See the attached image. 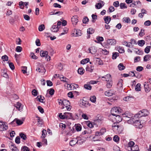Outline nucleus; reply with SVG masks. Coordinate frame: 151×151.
Returning a JSON list of instances; mask_svg holds the SVG:
<instances>
[{
	"label": "nucleus",
	"mask_w": 151,
	"mask_h": 151,
	"mask_svg": "<svg viewBox=\"0 0 151 151\" xmlns=\"http://www.w3.org/2000/svg\"><path fill=\"white\" fill-rule=\"evenodd\" d=\"M117 50L120 53H124V50L123 47L120 46H119Z\"/></svg>",
	"instance_id": "obj_40"
},
{
	"label": "nucleus",
	"mask_w": 151,
	"mask_h": 151,
	"mask_svg": "<svg viewBox=\"0 0 151 151\" xmlns=\"http://www.w3.org/2000/svg\"><path fill=\"white\" fill-rule=\"evenodd\" d=\"M102 135L101 134L100 132L97 131L95 132V136L93 137V139H94V141L97 140L98 139H94L95 138L99 136H100Z\"/></svg>",
	"instance_id": "obj_34"
},
{
	"label": "nucleus",
	"mask_w": 151,
	"mask_h": 151,
	"mask_svg": "<svg viewBox=\"0 0 151 151\" xmlns=\"http://www.w3.org/2000/svg\"><path fill=\"white\" fill-rule=\"evenodd\" d=\"M0 127L3 128V130H6L7 129L8 126L4 124H0Z\"/></svg>",
	"instance_id": "obj_53"
},
{
	"label": "nucleus",
	"mask_w": 151,
	"mask_h": 151,
	"mask_svg": "<svg viewBox=\"0 0 151 151\" xmlns=\"http://www.w3.org/2000/svg\"><path fill=\"white\" fill-rule=\"evenodd\" d=\"M80 140H78L76 139H75L71 140L70 142V145L71 146H73L77 144L80 145L81 143L80 142Z\"/></svg>",
	"instance_id": "obj_5"
},
{
	"label": "nucleus",
	"mask_w": 151,
	"mask_h": 151,
	"mask_svg": "<svg viewBox=\"0 0 151 151\" xmlns=\"http://www.w3.org/2000/svg\"><path fill=\"white\" fill-rule=\"evenodd\" d=\"M30 56L32 59L35 60L37 59L38 58L32 52L30 53Z\"/></svg>",
	"instance_id": "obj_57"
},
{
	"label": "nucleus",
	"mask_w": 151,
	"mask_h": 151,
	"mask_svg": "<svg viewBox=\"0 0 151 151\" xmlns=\"http://www.w3.org/2000/svg\"><path fill=\"white\" fill-rule=\"evenodd\" d=\"M19 136L23 140H26L27 139L26 136L23 133H20L19 134Z\"/></svg>",
	"instance_id": "obj_47"
},
{
	"label": "nucleus",
	"mask_w": 151,
	"mask_h": 151,
	"mask_svg": "<svg viewBox=\"0 0 151 151\" xmlns=\"http://www.w3.org/2000/svg\"><path fill=\"white\" fill-rule=\"evenodd\" d=\"M16 122L18 125H21L23 123V122L22 121L19 119H16Z\"/></svg>",
	"instance_id": "obj_64"
},
{
	"label": "nucleus",
	"mask_w": 151,
	"mask_h": 151,
	"mask_svg": "<svg viewBox=\"0 0 151 151\" xmlns=\"http://www.w3.org/2000/svg\"><path fill=\"white\" fill-rule=\"evenodd\" d=\"M126 4L124 3H121L120 5V8L121 9H126L127 7L126 6Z\"/></svg>",
	"instance_id": "obj_55"
},
{
	"label": "nucleus",
	"mask_w": 151,
	"mask_h": 151,
	"mask_svg": "<svg viewBox=\"0 0 151 151\" xmlns=\"http://www.w3.org/2000/svg\"><path fill=\"white\" fill-rule=\"evenodd\" d=\"M138 118L136 117V118H134V119H133L131 123L135 124V125L137 127L140 128L143 127L142 124V123H143V122H142V121H140L139 120H137V119Z\"/></svg>",
	"instance_id": "obj_3"
},
{
	"label": "nucleus",
	"mask_w": 151,
	"mask_h": 151,
	"mask_svg": "<svg viewBox=\"0 0 151 151\" xmlns=\"http://www.w3.org/2000/svg\"><path fill=\"white\" fill-rule=\"evenodd\" d=\"M115 119L116 121V123H118L121 122L122 120V118L118 114L117 115H115Z\"/></svg>",
	"instance_id": "obj_14"
},
{
	"label": "nucleus",
	"mask_w": 151,
	"mask_h": 151,
	"mask_svg": "<svg viewBox=\"0 0 151 151\" xmlns=\"http://www.w3.org/2000/svg\"><path fill=\"white\" fill-rule=\"evenodd\" d=\"M144 24L146 26H150L151 24V22L149 20H148L145 21L144 22Z\"/></svg>",
	"instance_id": "obj_63"
},
{
	"label": "nucleus",
	"mask_w": 151,
	"mask_h": 151,
	"mask_svg": "<svg viewBox=\"0 0 151 151\" xmlns=\"http://www.w3.org/2000/svg\"><path fill=\"white\" fill-rule=\"evenodd\" d=\"M78 17L77 16H75L71 18V21L73 24L76 25L78 22Z\"/></svg>",
	"instance_id": "obj_10"
},
{
	"label": "nucleus",
	"mask_w": 151,
	"mask_h": 151,
	"mask_svg": "<svg viewBox=\"0 0 151 151\" xmlns=\"http://www.w3.org/2000/svg\"><path fill=\"white\" fill-rule=\"evenodd\" d=\"M118 124L117 123H116V122H114V123L112 125V127L113 130L115 132H116V131L117 129V128L118 126Z\"/></svg>",
	"instance_id": "obj_15"
},
{
	"label": "nucleus",
	"mask_w": 151,
	"mask_h": 151,
	"mask_svg": "<svg viewBox=\"0 0 151 151\" xmlns=\"http://www.w3.org/2000/svg\"><path fill=\"white\" fill-rule=\"evenodd\" d=\"M76 129L77 131H80L81 129V127L80 124L77 125L76 126Z\"/></svg>",
	"instance_id": "obj_54"
},
{
	"label": "nucleus",
	"mask_w": 151,
	"mask_h": 151,
	"mask_svg": "<svg viewBox=\"0 0 151 151\" xmlns=\"http://www.w3.org/2000/svg\"><path fill=\"white\" fill-rule=\"evenodd\" d=\"M123 130V128L122 126L118 125L116 133H118L119 134L121 133Z\"/></svg>",
	"instance_id": "obj_21"
},
{
	"label": "nucleus",
	"mask_w": 151,
	"mask_h": 151,
	"mask_svg": "<svg viewBox=\"0 0 151 151\" xmlns=\"http://www.w3.org/2000/svg\"><path fill=\"white\" fill-rule=\"evenodd\" d=\"M141 84L140 83H138L136 85L135 87V90L136 91H139L141 90Z\"/></svg>",
	"instance_id": "obj_35"
},
{
	"label": "nucleus",
	"mask_w": 151,
	"mask_h": 151,
	"mask_svg": "<svg viewBox=\"0 0 151 151\" xmlns=\"http://www.w3.org/2000/svg\"><path fill=\"white\" fill-rule=\"evenodd\" d=\"M19 6L21 9H23L24 7V3L22 1H20L19 2Z\"/></svg>",
	"instance_id": "obj_61"
},
{
	"label": "nucleus",
	"mask_w": 151,
	"mask_h": 151,
	"mask_svg": "<svg viewBox=\"0 0 151 151\" xmlns=\"http://www.w3.org/2000/svg\"><path fill=\"white\" fill-rule=\"evenodd\" d=\"M48 52L46 51L41 50L40 52V55L42 57H46L48 55Z\"/></svg>",
	"instance_id": "obj_18"
},
{
	"label": "nucleus",
	"mask_w": 151,
	"mask_h": 151,
	"mask_svg": "<svg viewBox=\"0 0 151 151\" xmlns=\"http://www.w3.org/2000/svg\"><path fill=\"white\" fill-rule=\"evenodd\" d=\"M21 104L19 102H18L17 103V104L15 105V106L18 110L21 111H22V108L21 107Z\"/></svg>",
	"instance_id": "obj_17"
},
{
	"label": "nucleus",
	"mask_w": 151,
	"mask_h": 151,
	"mask_svg": "<svg viewBox=\"0 0 151 151\" xmlns=\"http://www.w3.org/2000/svg\"><path fill=\"white\" fill-rule=\"evenodd\" d=\"M112 83L111 80L107 81V84H106L107 88H110L112 86Z\"/></svg>",
	"instance_id": "obj_38"
},
{
	"label": "nucleus",
	"mask_w": 151,
	"mask_h": 151,
	"mask_svg": "<svg viewBox=\"0 0 151 151\" xmlns=\"http://www.w3.org/2000/svg\"><path fill=\"white\" fill-rule=\"evenodd\" d=\"M63 105L65 106L69 105L70 104V103L69 101L64 99L63 100Z\"/></svg>",
	"instance_id": "obj_27"
},
{
	"label": "nucleus",
	"mask_w": 151,
	"mask_h": 151,
	"mask_svg": "<svg viewBox=\"0 0 151 151\" xmlns=\"http://www.w3.org/2000/svg\"><path fill=\"white\" fill-rule=\"evenodd\" d=\"M104 3L103 1H100L99 3L96 4L95 6L98 9H100L104 5Z\"/></svg>",
	"instance_id": "obj_9"
},
{
	"label": "nucleus",
	"mask_w": 151,
	"mask_h": 151,
	"mask_svg": "<svg viewBox=\"0 0 151 151\" xmlns=\"http://www.w3.org/2000/svg\"><path fill=\"white\" fill-rule=\"evenodd\" d=\"M139 147L137 145H136L134 146L131 148H130V150L128 149L129 151H138Z\"/></svg>",
	"instance_id": "obj_23"
},
{
	"label": "nucleus",
	"mask_w": 151,
	"mask_h": 151,
	"mask_svg": "<svg viewBox=\"0 0 151 151\" xmlns=\"http://www.w3.org/2000/svg\"><path fill=\"white\" fill-rule=\"evenodd\" d=\"M134 143L133 141H130L129 142L128 146H129V148H131L134 146Z\"/></svg>",
	"instance_id": "obj_48"
},
{
	"label": "nucleus",
	"mask_w": 151,
	"mask_h": 151,
	"mask_svg": "<svg viewBox=\"0 0 151 151\" xmlns=\"http://www.w3.org/2000/svg\"><path fill=\"white\" fill-rule=\"evenodd\" d=\"M96 50L95 47H92L89 49V52L92 54H93L96 52Z\"/></svg>",
	"instance_id": "obj_19"
},
{
	"label": "nucleus",
	"mask_w": 151,
	"mask_h": 151,
	"mask_svg": "<svg viewBox=\"0 0 151 151\" xmlns=\"http://www.w3.org/2000/svg\"><path fill=\"white\" fill-rule=\"evenodd\" d=\"M89 61V59L88 58H86L82 60L81 61V63L82 64H85L88 63Z\"/></svg>",
	"instance_id": "obj_29"
},
{
	"label": "nucleus",
	"mask_w": 151,
	"mask_h": 151,
	"mask_svg": "<svg viewBox=\"0 0 151 151\" xmlns=\"http://www.w3.org/2000/svg\"><path fill=\"white\" fill-rule=\"evenodd\" d=\"M121 109L119 107H114L113 108L111 111V114L113 116L117 115L121 112Z\"/></svg>",
	"instance_id": "obj_2"
},
{
	"label": "nucleus",
	"mask_w": 151,
	"mask_h": 151,
	"mask_svg": "<svg viewBox=\"0 0 151 151\" xmlns=\"http://www.w3.org/2000/svg\"><path fill=\"white\" fill-rule=\"evenodd\" d=\"M122 44L127 47H130L131 46V43L130 42L124 41L122 42Z\"/></svg>",
	"instance_id": "obj_52"
},
{
	"label": "nucleus",
	"mask_w": 151,
	"mask_h": 151,
	"mask_svg": "<svg viewBox=\"0 0 151 151\" xmlns=\"http://www.w3.org/2000/svg\"><path fill=\"white\" fill-rule=\"evenodd\" d=\"M2 75L4 77L7 78L8 76L5 70H2Z\"/></svg>",
	"instance_id": "obj_43"
},
{
	"label": "nucleus",
	"mask_w": 151,
	"mask_h": 151,
	"mask_svg": "<svg viewBox=\"0 0 151 151\" xmlns=\"http://www.w3.org/2000/svg\"><path fill=\"white\" fill-rule=\"evenodd\" d=\"M145 30L143 29H142L140 32L139 33V35L140 37H142L145 35Z\"/></svg>",
	"instance_id": "obj_62"
},
{
	"label": "nucleus",
	"mask_w": 151,
	"mask_h": 151,
	"mask_svg": "<svg viewBox=\"0 0 151 151\" xmlns=\"http://www.w3.org/2000/svg\"><path fill=\"white\" fill-rule=\"evenodd\" d=\"M67 85V88L68 90H74L73 85V84H67L65 85V86Z\"/></svg>",
	"instance_id": "obj_22"
},
{
	"label": "nucleus",
	"mask_w": 151,
	"mask_h": 151,
	"mask_svg": "<svg viewBox=\"0 0 151 151\" xmlns=\"http://www.w3.org/2000/svg\"><path fill=\"white\" fill-rule=\"evenodd\" d=\"M73 92H77L76 91H73V92L71 91L70 92L68 93V96L70 98H72L73 97Z\"/></svg>",
	"instance_id": "obj_51"
},
{
	"label": "nucleus",
	"mask_w": 151,
	"mask_h": 151,
	"mask_svg": "<svg viewBox=\"0 0 151 151\" xmlns=\"http://www.w3.org/2000/svg\"><path fill=\"white\" fill-rule=\"evenodd\" d=\"M86 69V71L91 73L94 69V67L91 65H87Z\"/></svg>",
	"instance_id": "obj_13"
},
{
	"label": "nucleus",
	"mask_w": 151,
	"mask_h": 151,
	"mask_svg": "<svg viewBox=\"0 0 151 151\" xmlns=\"http://www.w3.org/2000/svg\"><path fill=\"white\" fill-rule=\"evenodd\" d=\"M85 72L84 69L82 67L79 68L78 70V73L80 75H83Z\"/></svg>",
	"instance_id": "obj_24"
},
{
	"label": "nucleus",
	"mask_w": 151,
	"mask_h": 151,
	"mask_svg": "<svg viewBox=\"0 0 151 151\" xmlns=\"http://www.w3.org/2000/svg\"><path fill=\"white\" fill-rule=\"evenodd\" d=\"M131 73L133 74V75L132 76H135L138 78H140L141 77V75L138 72L135 71V73L134 71H131Z\"/></svg>",
	"instance_id": "obj_12"
},
{
	"label": "nucleus",
	"mask_w": 151,
	"mask_h": 151,
	"mask_svg": "<svg viewBox=\"0 0 151 151\" xmlns=\"http://www.w3.org/2000/svg\"><path fill=\"white\" fill-rule=\"evenodd\" d=\"M104 20L106 24H108L111 21V18L110 16H105L104 17Z\"/></svg>",
	"instance_id": "obj_16"
},
{
	"label": "nucleus",
	"mask_w": 151,
	"mask_h": 151,
	"mask_svg": "<svg viewBox=\"0 0 151 151\" xmlns=\"http://www.w3.org/2000/svg\"><path fill=\"white\" fill-rule=\"evenodd\" d=\"M58 77H59L61 81L64 82H68V79L66 78L65 77L62 76H58Z\"/></svg>",
	"instance_id": "obj_20"
},
{
	"label": "nucleus",
	"mask_w": 151,
	"mask_h": 151,
	"mask_svg": "<svg viewBox=\"0 0 151 151\" xmlns=\"http://www.w3.org/2000/svg\"><path fill=\"white\" fill-rule=\"evenodd\" d=\"M43 69L42 70V69H41L40 68H38L36 69V70L39 73L45 72L46 71V70L45 69L44 67H43Z\"/></svg>",
	"instance_id": "obj_50"
},
{
	"label": "nucleus",
	"mask_w": 151,
	"mask_h": 151,
	"mask_svg": "<svg viewBox=\"0 0 151 151\" xmlns=\"http://www.w3.org/2000/svg\"><path fill=\"white\" fill-rule=\"evenodd\" d=\"M65 117L66 119H72L73 120L74 119L73 118L72 114L68 112H65Z\"/></svg>",
	"instance_id": "obj_11"
},
{
	"label": "nucleus",
	"mask_w": 151,
	"mask_h": 151,
	"mask_svg": "<svg viewBox=\"0 0 151 151\" xmlns=\"http://www.w3.org/2000/svg\"><path fill=\"white\" fill-rule=\"evenodd\" d=\"M124 22L127 23H129L130 22V19L129 17H124L123 19Z\"/></svg>",
	"instance_id": "obj_45"
},
{
	"label": "nucleus",
	"mask_w": 151,
	"mask_h": 151,
	"mask_svg": "<svg viewBox=\"0 0 151 151\" xmlns=\"http://www.w3.org/2000/svg\"><path fill=\"white\" fill-rule=\"evenodd\" d=\"M22 151H29V149L27 146H24L22 148Z\"/></svg>",
	"instance_id": "obj_59"
},
{
	"label": "nucleus",
	"mask_w": 151,
	"mask_h": 151,
	"mask_svg": "<svg viewBox=\"0 0 151 151\" xmlns=\"http://www.w3.org/2000/svg\"><path fill=\"white\" fill-rule=\"evenodd\" d=\"M150 46H147L145 49V52L146 53H148L150 52Z\"/></svg>",
	"instance_id": "obj_49"
},
{
	"label": "nucleus",
	"mask_w": 151,
	"mask_h": 151,
	"mask_svg": "<svg viewBox=\"0 0 151 151\" xmlns=\"http://www.w3.org/2000/svg\"><path fill=\"white\" fill-rule=\"evenodd\" d=\"M149 112L146 109H144L140 111L137 114L138 117H141L143 116H146L149 114Z\"/></svg>",
	"instance_id": "obj_4"
},
{
	"label": "nucleus",
	"mask_w": 151,
	"mask_h": 151,
	"mask_svg": "<svg viewBox=\"0 0 151 151\" xmlns=\"http://www.w3.org/2000/svg\"><path fill=\"white\" fill-rule=\"evenodd\" d=\"M151 56L149 55H146L144 57V61L146 62L150 60Z\"/></svg>",
	"instance_id": "obj_32"
},
{
	"label": "nucleus",
	"mask_w": 151,
	"mask_h": 151,
	"mask_svg": "<svg viewBox=\"0 0 151 151\" xmlns=\"http://www.w3.org/2000/svg\"><path fill=\"white\" fill-rule=\"evenodd\" d=\"M137 3V4H139L140 3V2L139 1H134V3H133L132 4H130L129 6L130 7H134L136 6L135 3Z\"/></svg>",
	"instance_id": "obj_58"
},
{
	"label": "nucleus",
	"mask_w": 151,
	"mask_h": 151,
	"mask_svg": "<svg viewBox=\"0 0 151 151\" xmlns=\"http://www.w3.org/2000/svg\"><path fill=\"white\" fill-rule=\"evenodd\" d=\"M108 44L111 45H114L116 43V41L114 39H108L107 40Z\"/></svg>",
	"instance_id": "obj_6"
},
{
	"label": "nucleus",
	"mask_w": 151,
	"mask_h": 151,
	"mask_svg": "<svg viewBox=\"0 0 151 151\" xmlns=\"http://www.w3.org/2000/svg\"><path fill=\"white\" fill-rule=\"evenodd\" d=\"M113 139L114 142H118L119 141V138L118 135H116L114 136Z\"/></svg>",
	"instance_id": "obj_41"
},
{
	"label": "nucleus",
	"mask_w": 151,
	"mask_h": 151,
	"mask_svg": "<svg viewBox=\"0 0 151 151\" xmlns=\"http://www.w3.org/2000/svg\"><path fill=\"white\" fill-rule=\"evenodd\" d=\"M144 87L145 91L146 92H149L150 91V88L149 87L148 85L144 84Z\"/></svg>",
	"instance_id": "obj_60"
},
{
	"label": "nucleus",
	"mask_w": 151,
	"mask_h": 151,
	"mask_svg": "<svg viewBox=\"0 0 151 151\" xmlns=\"http://www.w3.org/2000/svg\"><path fill=\"white\" fill-rule=\"evenodd\" d=\"M133 115L131 113L129 112H126L124 114H122L123 117L126 121H130L131 122L134 118L136 117H138L137 115L136 114L134 116H133Z\"/></svg>",
	"instance_id": "obj_1"
},
{
	"label": "nucleus",
	"mask_w": 151,
	"mask_h": 151,
	"mask_svg": "<svg viewBox=\"0 0 151 151\" xmlns=\"http://www.w3.org/2000/svg\"><path fill=\"white\" fill-rule=\"evenodd\" d=\"M65 113H64L63 114H62V113H60L59 114L58 116L61 119H66L65 116Z\"/></svg>",
	"instance_id": "obj_39"
},
{
	"label": "nucleus",
	"mask_w": 151,
	"mask_h": 151,
	"mask_svg": "<svg viewBox=\"0 0 151 151\" xmlns=\"http://www.w3.org/2000/svg\"><path fill=\"white\" fill-rule=\"evenodd\" d=\"M102 80L108 81L111 80V76L110 74H107L101 77Z\"/></svg>",
	"instance_id": "obj_7"
},
{
	"label": "nucleus",
	"mask_w": 151,
	"mask_h": 151,
	"mask_svg": "<svg viewBox=\"0 0 151 151\" xmlns=\"http://www.w3.org/2000/svg\"><path fill=\"white\" fill-rule=\"evenodd\" d=\"M94 32V30L93 28H89L87 29V32L89 34H92Z\"/></svg>",
	"instance_id": "obj_33"
},
{
	"label": "nucleus",
	"mask_w": 151,
	"mask_h": 151,
	"mask_svg": "<svg viewBox=\"0 0 151 151\" xmlns=\"http://www.w3.org/2000/svg\"><path fill=\"white\" fill-rule=\"evenodd\" d=\"M86 123L88 126L90 128H92L93 127V125L92 123H91L89 121H87Z\"/></svg>",
	"instance_id": "obj_56"
},
{
	"label": "nucleus",
	"mask_w": 151,
	"mask_h": 151,
	"mask_svg": "<svg viewBox=\"0 0 151 151\" xmlns=\"http://www.w3.org/2000/svg\"><path fill=\"white\" fill-rule=\"evenodd\" d=\"M131 98H133V97L132 96H127L125 97L123 99V100L125 101H130Z\"/></svg>",
	"instance_id": "obj_36"
},
{
	"label": "nucleus",
	"mask_w": 151,
	"mask_h": 151,
	"mask_svg": "<svg viewBox=\"0 0 151 151\" xmlns=\"http://www.w3.org/2000/svg\"><path fill=\"white\" fill-rule=\"evenodd\" d=\"M114 93V92L112 90H110L106 91L104 93L105 95L108 96H112Z\"/></svg>",
	"instance_id": "obj_8"
},
{
	"label": "nucleus",
	"mask_w": 151,
	"mask_h": 151,
	"mask_svg": "<svg viewBox=\"0 0 151 151\" xmlns=\"http://www.w3.org/2000/svg\"><path fill=\"white\" fill-rule=\"evenodd\" d=\"M118 67L119 70H122L125 69V67L122 63H120L118 65Z\"/></svg>",
	"instance_id": "obj_30"
},
{
	"label": "nucleus",
	"mask_w": 151,
	"mask_h": 151,
	"mask_svg": "<svg viewBox=\"0 0 151 151\" xmlns=\"http://www.w3.org/2000/svg\"><path fill=\"white\" fill-rule=\"evenodd\" d=\"M84 87L86 89L88 90H91L92 88V86L89 84H85L84 86Z\"/></svg>",
	"instance_id": "obj_46"
},
{
	"label": "nucleus",
	"mask_w": 151,
	"mask_h": 151,
	"mask_svg": "<svg viewBox=\"0 0 151 151\" xmlns=\"http://www.w3.org/2000/svg\"><path fill=\"white\" fill-rule=\"evenodd\" d=\"M45 29V25L43 24L40 25L38 27V29L40 31H42Z\"/></svg>",
	"instance_id": "obj_42"
},
{
	"label": "nucleus",
	"mask_w": 151,
	"mask_h": 151,
	"mask_svg": "<svg viewBox=\"0 0 151 151\" xmlns=\"http://www.w3.org/2000/svg\"><path fill=\"white\" fill-rule=\"evenodd\" d=\"M119 54L117 52H114L112 54V59H116L117 56H119Z\"/></svg>",
	"instance_id": "obj_37"
},
{
	"label": "nucleus",
	"mask_w": 151,
	"mask_h": 151,
	"mask_svg": "<svg viewBox=\"0 0 151 151\" xmlns=\"http://www.w3.org/2000/svg\"><path fill=\"white\" fill-rule=\"evenodd\" d=\"M90 100L93 103H95L96 101V98L95 96H91Z\"/></svg>",
	"instance_id": "obj_44"
},
{
	"label": "nucleus",
	"mask_w": 151,
	"mask_h": 151,
	"mask_svg": "<svg viewBox=\"0 0 151 151\" xmlns=\"http://www.w3.org/2000/svg\"><path fill=\"white\" fill-rule=\"evenodd\" d=\"M36 99L42 103H45V102L43 101L44 99V97H42V96L40 95L37 96Z\"/></svg>",
	"instance_id": "obj_26"
},
{
	"label": "nucleus",
	"mask_w": 151,
	"mask_h": 151,
	"mask_svg": "<svg viewBox=\"0 0 151 151\" xmlns=\"http://www.w3.org/2000/svg\"><path fill=\"white\" fill-rule=\"evenodd\" d=\"M52 31L54 32H57L59 30L58 26L55 25H53L51 29Z\"/></svg>",
	"instance_id": "obj_25"
},
{
	"label": "nucleus",
	"mask_w": 151,
	"mask_h": 151,
	"mask_svg": "<svg viewBox=\"0 0 151 151\" xmlns=\"http://www.w3.org/2000/svg\"><path fill=\"white\" fill-rule=\"evenodd\" d=\"M145 43V42L143 40H139L137 42L138 45L141 47L143 46Z\"/></svg>",
	"instance_id": "obj_31"
},
{
	"label": "nucleus",
	"mask_w": 151,
	"mask_h": 151,
	"mask_svg": "<svg viewBox=\"0 0 151 151\" xmlns=\"http://www.w3.org/2000/svg\"><path fill=\"white\" fill-rule=\"evenodd\" d=\"M122 80L120 79L119 80L117 84L118 88L120 89L122 88Z\"/></svg>",
	"instance_id": "obj_28"
}]
</instances>
